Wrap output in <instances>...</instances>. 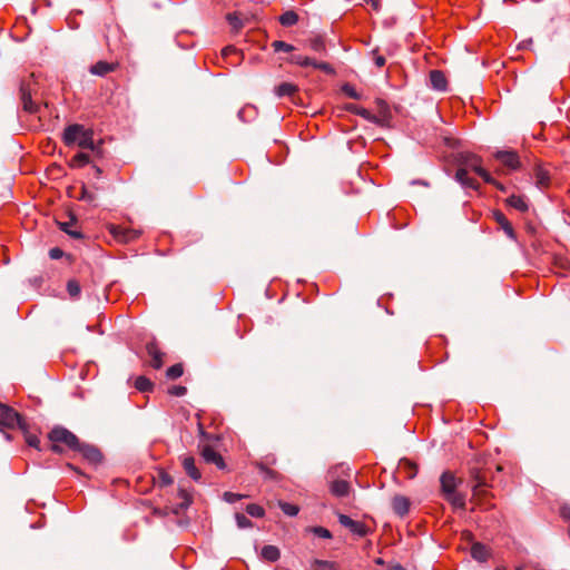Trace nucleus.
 I'll use <instances>...</instances> for the list:
<instances>
[{
	"label": "nucleus",
	"instance_id": "nucleus-1",
	"mask_svg": "<svg viewBox=\"0 0 570 570\" xmlns=\"http://www.w3.org/2000/svg\"><path fill=\"white\" fill-rule=\"evenodd\" d=\"M474 171L479 175L485 183L493 185L498 189L504 191V186L495 180L489 171H487L482 165L481 159L476 155L468 154L462 156L459 168L455 173V179L461 184L463 188H469L472 190H478L480 184L472 177H470L469 173Z\"/></svg>",
	"mask_w": 570,
	"mask_h": 570
},
{
	"label": "nucleus",
	"instance_id": "nucleus-2",
	"mask_svg": "<svg viewBox=\"0 0 570 570\" xmlns=\"http://www.w3.org/2000/svg\"><path fill=\"white\" fill-rule=\"evenodd\" d=\"M62 139L66 146L77 145L82 149H90L100 154V146L94 141V131L82 125L73 124L65 128Z\"/></svg>",
	"mask_w": 570,
	"mask_h": 570
},
{
	"label": "nucleus",
	"instance_id": "nucleus-3",
	"mask_svg": "<svg viewBox=\"0 0 570 570\" xmlns=\"http://www.w3.org/2000/svg\"><path fill=\"white\" fill-rule=\"evenodd\" d=\"M461 483V479H458L451 471H445L440 476L441 493L455 510H464L466 505L465 494L458 491Z\"/></svg>",
	"mask_w": 570,
	"mask_h": 570
},
{
	"label": "nucleus",
	"instance_id": "nucleus-4",
	"mask_svg": "<svg viewBox=\"0 0 570 570\" xmlns=\"http://www.w3.org/2000/svg\"><path fill=\"white\" fill-rule=\"evenodd\" d=\"M49 440L51 441L50 449L55 453H62L61 444L66 445L68 449L76 451L79 448V439L71 431L67 430L62 426L53 428L49 434Z\"/></svg>",
	"mask_w": 570,
	"mask_h": 570
},
{
	"label": "nucleus",
	"instance_id": "nucleus-5",
	"mask_svg": "<svg viewBox=\"0 0 570 570\" xmlns=\"http://www.w3.org/2000/svg\"><path fill=\"white\" fill-rule=\"evenodd\" d=\"M1 428H19L20 430L26 431L27 424L17 411L10 406L0 404V429Z\"/></svg>",
	"mask_w": 570,
	"mask_h": 570
},
{
	"label": "nucleus",
	"instance_id": "nucleus-6",
	"mask_svg": "<svg viewBox=\"0 0 570 570\" xmlns=\"http://www.w3.org/2000/svg\"><path fill=\"white\" fill-rule=\"evenodd\" d=\"M288 61L293 65H297L299 67H313L314 69L322 70L326 75H334V68L325 61H317L313 58L303 55H292Z\"/></svg>",
	"mask_w": 570,
	"mask_h": 570
},
{
	"label": "nucleus",
	"instance_id": "nucleus-7",
	"mask_svg": "<svg viewBox=\"0 0 570 570\" xmlns=\"http://www.w3.org/2000/svg\"><path fill=\"white\" fill-rule=\"evenodd\" d=\"M108 230L115 237V239L125 244L138 239L141 235L140 229L124 227L115 224L109 225Z\"/></svg>",
	"mask_w": 570,
	"mask_h": 570
},
{
	"label": "nucleus",
	"instance_id": "nucleus-8",
	"mask_svg": "<svg viewBox=\"0 0 570 570\" xmlns=\"http://www.w3.org/2000/svg\"><path fill=\"white\" fill-rule=\"evenodd\" d=\"M338 522L358 537L368 534V528L363 522L355 521L346 514H338Z\"/></svg>",
	"mask_w": 570,
	"mask_h": 570
},
{
	"label": "nucleus",
	"instance_id": "nucleus-9",
	"mask_svg": "<svg viewBox=\"0 0 570 570\" xmlns=\"http://www.w3.org/2000/svg\"><path fill=\"white\" fill-rule=\"evenodd\" d=\"M494 157L502 163L510 170H515L520 167L519 156L512 150H501L494 154Z\"/></svg>",
	"mask_w": 570,
	"mask_h": 570
},
{
	"label": "nucleus",
	"instance_id": "nucleus-10",
	"mask_svg": "<svg viewBox=\"0 0 570 570\" xmlns=\"http://www.w3.org/2000/svg\"><path fill=\"white\" fill-rule=\"evenodd\" d=\"M470 476L474 481V484L472 487L473 495L476 498L485 497L487 490L484 488L488 487L485 476L478 469H472L470 471Z\"/></svg>",
	"mask_w": 570,
	"mask_h": 570
},
{
	"label": "nucleus",
	"instance_id": "nucleus-11",
	"mask_svg": "<svg viewBox=\"0 0 570 570\" xmlns=\"http://www.w3.org/2000/svg\"><path fill=\"white\" fill-rule=\"evenodd\" d=\"M76 452H79L85 460L92 464L99 463L102 459L101 452L96 446L90 444L79 442V448L76 449Z\"/></svg>",
	"mask_w": 570,
	"mask_h": 570
},
{
	"label": "nucleus",
	"instance_id": "nucleus-12",
	"mask_svg": "<svg viewBox=\"0 0 570 570\" xmlns=\"http://www.w3.org/2000/svg\"><path fill=\"white\" fill-rule=\"evenodd\" d=\"M202 456L207 463L215 464L219 470L226 469L223 456L212 446L205 445L202 450Z\"/></svg>",
	"mask_w": 570,
	"mask_h": 570
},
{
	"label": "nucleus",
	"instance_id": "nucleus-13",
	"mask_svg": "<svg viewBox=\"0 0 570 570\" xmlns=\"http://www.w3.org/2000/svg\"><path fill=\"white\" fill-rule=\"evenodd\" d=\"M147 354L150 357V366L159 370L163 366L164 353L159 350L156 342H149L146 345Z\"/></svg>",
	"mask_w": 570,
	"mask_h": 570
},
{
	"label": "nucleus",
	"instance_id": "nucleus-14",
	"mask_svg": "<svg viewBox=\"0 0 570 570\" xmlns=\"http://www.w3.org/2000/svg\"><path fill=\"white\" fill-rule=\"evenodd\" d=\"M391 504L395 514L399 517H404L409 513L411 502L409 498L396 494L393 497Z\"/></svg>",
	"mask_w": 570,
	"mask_h": 570
},
{
	"label": "nucleus",
	"instance_id": "nucleus-15",
	"mask_svg": "<svg viewBox=\"0 0 570 570\" xmlns=\"http://www.w3.org/2000/svg\"><path fill=\"white\" fill-rule=\"evenodd\" d=\"M494 220L499 224V226L503 229L504 234L512 240L517 239V234L511 225V223L508 220V218L504 216L503 213L495 210L493 213Z\"/></svg>",
	"mask_w": 570,
	"mask_h": 570
},
{
	"label": "nucleus",
	"instance_id": "nucleus-16",
	"mask_svg": "<svg viewBox=\"0 0 570 570\" xmlns=\"http://www.w3.org/2000/svg\"><path fill=\"white\" fill-rule=\"evenodd\" d=\"M183 468L188 476H190L194 481H200L202 473L196 466L195 459L189 455H185L181 460Z\"/></svg>",
	"mask_w": 570,
	"mask_h": 570
},
{
	"label": "nucleus",
	"instance_id": "nucleus-17",
	"mask_svg": "<svg viewBox=\"0 0 570 570\" xmlns=\"http://www.w3.org/2000/svg\"><path fill=\"white\" fill-rule=\"evenodd\" d=\"M117 68V62L98 61L90 67L89 71L95 76L104 77L107 73L115 71Z\"/></svg>",
	"mask_w": 570,
	"mask_h": 570
},
{
	"label": "nucleus",
	"instance_id": "nucleus-18",
	"mask_svg": "<svg viewBox=\"0 0 570 570\" xmlns=\"http://www.w3.org/2000/svg\"><path fill=\"white\" fill-rule=\"evenodd\" d=\"M471 556L479 562H487L491 557V551L485 544L481 542H474L471 547Z\"/></svg>",
	"mask_w": 570,
	"mask_h": 570
},
{
	"label": "nucleus",
	"instance_id": "nucleus-19",
	"mask_svg": "<svg viewBox=\"0 0 570 570\" xmlns=\"http://www.w3.org/2000/svg\"><path fill=\"white\" fill-rule=\"evenodd\" d=\"M430 83L431 87L438 91H445L448 87V80L445 75L441 70L430 71Z\"/></svg>",
	"mask_w": 570,
	"mask_h": 570
},
{
	"label": "nucleus",
	"instance_id": "nucleus-20",
	"mask_svg": "<svg viewBox=\"0 0 570 570\" xmlns=\"http://www.w3.org/2000/svg\"><path fill=\"white\" fill-rule=\"evenodd\" d=\"M351 485L345 480H334L330 483V491L337 498H344L348 495Z\"/></svg>",
	"mask_w": 570,
	"mask_h": 570
},
{
	"label": "nucleus",
	"instance_id": "nucleus-21",
	"mask_svg": "<svg viewBox=\"0 0 570 570\" xmlns=\"http://www.w3.org/2000/svg\"><path fill=\"white\" fill-rule=\"evenodd\" d=\"M20 96L23 105V109L28 112H37L38 107L37 105L31 100V94L30 90L27 89L24 83H21L20 86Z\"/></svg>",
	"mask_w": 570,
	"mask_h": 570
},
{
	"label": "nucleus",
	"instance_id": "nucleus-22",
	"mask_svg": "<svg viewBox=\"0 0 570 570\" xmlns=\"http://www.w3.org/2000/svg\"><path fill=\"white\" fill-rule=\"evenodd\" d=\"M274 91L278 97L293 98L294 95L298 91V87L292 82H282L277 87H275Z\"/></svg>",
	"mask_w": 570,
	"mask_h": 570
},
{
	"label": "nucleus",
	"instance_id": "nucleus-23",
	"mask_svg": "<svg viewBox=\"0 0 570 570\" xmlns=\"http://www.w3.org/2000/svg\"><path fill=\"white\" fill-rule=\"evenodd\" d=\"M509 206L519 210L520 213H525L529 209V205L524 197L519 195H512L507 199Z\"/></svg>",
	"mask_w": 570,
	"mask_h": 570
},
{
	"label": "nucleus",
	"instance_id": "nucleus-24",
	"mask_svg": "<svg viewBox=\"0 0 570 570\" xmlns=\"http://www.w3.org/2000/svg\"><path fill=\"white\" fill-rule=\"evenodd\" d=\"M178 497L180 502L173 507V512L175 514H179L181 511L186 510L191 504V498L185 490H179Z\"/></svg>",
	"mask_w": 570,
	"mask_h": 570
},
{
	"label": "nucleus",
	"instance_id": "nucleus-25",
	"mask_svg": "<svg viewBox=\"0 0 570 570\" xmlns=\"http://www.w3.org/2000/svg\"><path fill=\"white\" fill-rule=\"evenodd\" d=\"M261 556L266 561L275 562L279 559L281 552L277 547L267 544L263 547Z\"/></svg>",
	"mask_w": 570,
	"mask_h": 570
},
{
	"label": "nucleus",
	"instance_id": "nucleus-26",
	"mask_svg": "<svg viewBox=\"0 0 570 570\" xmlns=\"http://www.w3.org/2000/svg\"><path fill=\"white\" fill-rule=\"evenodd\" d=\"M348 110H351L352 112H354L355 115L368 120V121H372V122H375L377 124L379 122V119L375 115H373L368 109L364 108V107H360V106H355V105H352L351 107H348Z\"/></svg>",
	"mask_w": 570,
	"mask_h": 570
},
{
	"label": "nucleus",
	"instance_id": "nucleus-27",
	"mask_svg": "<svg viewBox=\"0 0 570 570\" xmlns=\"http://www.w3.org/2000/svg\"><path fill=\"white\" fill-rule=\"evenodd\" d=\"M278 20L282 26L292 27L297 23L298 14L293 10H287L279 17Z\"/></svg>",
	"mask_w": 570,
	"mask_h": 570
},
{
	"label": "nucleus",
	"instance_id": "nucleus-28",
	"mask_svg": "<svg viewBox=\"0 0 570 570\" xmlns=\"http://www.w3.org/2000/svg\"><path fill=\"white\" fill-rule=\"evenodd\" d=\"M90 161V157L88 154L86 153H78L76 154L71 160H70V166L71 167H77V168H80V167H83L86 166L87 164H89Z\"/></svg>",
	"mask_w": 570,
	"mask_h": 570
},
{
	"label": "nucleus",
	"instance_id": "nucleus-29",
	"mask_svg": "<svg viewBox=\"0 0 570 570\" xmlns=\"http://www.w3.org/2000/svg\"><path fill=\"white\" fill-rule=\"evenodd\" d=\"M153 382L147 379L146 376H138L136 380H135V387L139 391V392H149L153 390Z\"/></svg>",
	"mask_w": 570,
	"mask_h": 570
},
{
	"label": "nucleus",
	"instance_id": "nucleus-30",
	"mask_svg": "<svg viewBox=\"0 0 570 570\" xmlns=\"http://www.w3.org/2000/svg\"><path fill=\"white\" fill-rule=\"evenodd\" d=\"M67 292L71 298H73V299L79 298L80 293H81V287H80L79 282L76 279L68 281Z\"/></svg>",
	"mask_w": 570,
	"mask_h": 570
},
{
	"label": "nucleus",
	"instance_id": "nucleus-31",
	"mask_svg": "<svg viewBox=\"0 0 570 570\" xmlns=\"http://www.w3.org/2000/svg\"><path fill=\"white\" fill-rule=\"evenodd\" d=\"M308 46L315 52H324L326 50L325 41L320 36L309 39Z\"/></svg>",
	"mask_w": 570,
	"mask_h": 570
},
{
	"label": "nucleus",
	"instance_id": "nucleus-32",
	"mask_svg": "<svg viewBox=\"0 0 570 570\" xmlns=\"http://www.w3.org/2000/svg\"><path fill=\"white\" fill-rule=\"evenodd\" d=\"M183 373H184L183 365L178 363V364H174L167 368L166 376L169 380H176V379L180 377L183 375Z\"/></svg>",
	"mask_w": 570,
	"mask_h": 570
},
{
	"label": "nucleus",
	"instance_id": "nucleus-33",
	"mask_svg": "<svg viewBox=\"0 0 570 570\" xmlns=\"http://www.w3.org/2000/svg\"><path fill=\"white\" fill-rule=\"evenodd\" d=\"M246 512L253 518H263L265 514L264 508L256 503H249L246 507Z\"/></svg>",
	"mask_w": 570,
	"mask_h": 570
},
{
	"label": "nucleus",
	"instance_id": "nucleus-34",
	"mask_svg": "<svg viewBox=\"0 0 570 570\" xmlns=\"http://www.w3.org/2000/svg\"><path fill=\"white\" fill-rule=\"evenodd\" d=\"M314 570H337V564L333 561L315 560L313 563Z\"/></svg>",
	"mask_w": 570,
	"mask_h": 570
},
{
	"label": "nucleus",
	"instance_id": "nucleus-35",
	"mask_svg": "<svg viewBox=\"0 0 570 570\" xmlns=\"http://www.w3.org/2000/svg\"><path fill=\"white\" fill-rule=\"evenodd\" d=\"M72 222L67 223H60V229L67 233L69 236H71L75 239L82 238V234L78 230L71 229Z\"/></svg>",
	"mask_w": 570,
	"mask_h": 570
},
{
	"label": "nucleus",
	"instance_id": "nucleus-36",
	"mask_svg": "<svg viewBox=\"0 0 570 570\" xmlns=\"http://www.w3.org/2000/svg\"><path fill=\"white\" fill-rule=\"evenodd\" d=\"M226 19L235 31L243 27V22L236 12L228 13Z\"/></svg>",
	"mask_w": 570,
	"mask_h": 570
},
{
	"label": "nucleus",
	"instance_id": "nucleus-37",
	"mask_svg": "<svg viewBox=\"0 0 570 570\" xmlns=\"http://www.w3.org/2000/svg\"><path fill=\"white\" fill-rule=\"evenodd\" d=\"M272 47L276 52H278V51L291 52L294 50V46H292L285 41H281V40L273 41Z\"/></svg>",
	"mask_w": 570,
	"mask_h": 570
},
{
	"label": "nucleus",
	"instance_id": "nucleus-38",
	"mask_svg": "<svg viewBox=\"0 0 570 570\" xmlns=\"http://www.w3.org/2000/svg\"><path fill=\"white\" fill-rule=\"evenodd\" d=\"M279 507L282 511L289 517H295L299 511L297 505L287 502H281Z\"/></svg>",
	"mask_w": 570,
	"mask_h": 570
},
{
	"label": "nucleus",
	"instance_id": "nucleus-39",
	"mask_svg": "<svg viewBox=\"0 0 570 570\" xmlns=\"http://www.w3.org/2000/svg\"><path fill=\"white\" fill-rule=\"evenodd\" d=\"M235 520L239 529H247L253 527V522L242 513H236Z\"/></svg>",
	"mask_w": 570,
	"mask_h": 570
},
{
	"label": "nucleus",
	"instance_id": "nucleus-40",
	"mask_svg": "<svg viewBox=\"0 0 570 570\" xmlns=\"http://www.w3.org/2000/svg\"><path fill=\"white\" fill-rule=\"evenodd\" d=\"M342 91L350 98H353V99H361V95L357 92V90L355 89V87L353 85H350V83H345L343 85L342 87Z\"/></svg>",
	"mask_w": 570,
	"mask_h": 570
},
{
	"label": "nucleus",
	"instance_id": "nucleus-41",
	"mask_svg": "<svg viewBox=\"0 0 570 570\" xmlns=\"http://www.w3.org/2000/svg\"><path fill=\"white\" fill-rule=\"evenodd\" d=\"M26 442L29 446L40 450V440L37 435L26 434Z\"/></svg>",
	"mask_w": 570,
	"mask_h": 570
},
{
	"label": "nucleus",
	"instance_id": "nucleus-42",
	"mask_svg": "<svg viewBox=\"0 0 570 570\" xmlns=\"http://www.w3.org/2000/svg\"><path fill=\"white\" fill-rule=\"evenodd\" d=\"M372 55L376 67L382 68L385 66L386 60L384 56L379 53V49L372 50Z\"/></svg>",
	"mask_w": 570,
	"mask_h": 570
},
{
	"label": "nucleus",
	"instance_id": "nucleus-43",
	"mask_svg": "<svg viewBox=\"0 0 570 570\" xmlns=\"http://www.w3.org/2000/svg\"><path fill=\"white\" fill-rule=\"evenodd\" d=\"M245 498L243 494L234 493V492H225L224 493V500L228 503H235L239 501L240 499Z\"/></svg>",
	"mask_w": 570,
	"mask_h": 570
},
{
	"label": "nucleus",
	"instance_id": "nucleus-44",
	"mask_svg": "<svg viewBox=\"0 0 570 570\" xmlns=\"http://www.w3.org/2000/svg\"><path fill=\"white\" fill-rule=\"evenodd\" d=\"M313 532L317 537L323 538V539H331L332 538V533L330 532V530H327L326 528H323V527H315L313 529Z\"/></svg>",
	"mask_w": 570,
	"mask_h": 570
},
{
	"label": "nucleus",
	"instance_id": "nucleus-45",
	"mask_svg": "<svg viewBox=\"0 0 570 570\" xmlns=\"http://www.w3.org/2000/svg\"><path fill=\"white\" fill-rule=\"evenodd\" d=\"M186 392H187V389L185 386H181V385L173 386L169 390V393L173 394V395H176V396H183V395L186 394Z\"/></svg>",
	"mask_w": 570,
	"mask_h": 570
},
{
	"label": "nucleus",
	"instance_id": "nucleus-46",
	"mask_svg": "<svg viewBox=\"0 0 570 570\" xmlns=\"http://www.w3.org/2000/svg\"><path fill=\"white\" fill-rule=\"evenodd\" d=\"M403 464L409 468L407 476L409 478H414L416 475V472H417L416 465L411 463L410 461H404Z\"/></svg>",
	"mask_w": 570,
	"mask_h": 570
},
{
	"label": "nucleus",
	"instance_id": "nucleus-47",
	"mask_svg": "<svg viewBox=\"0 0 570 570\" xmlns=\"http://www.w3.org/2000/svg\"><path fill=\"white\" fill-rule=\"evenodd\" d=\"M63 255V250L60 249L59 247H53L49 250V257L51 259H59L61 258Z\"/></svg>",
	"mask_w": 570,
	"mask_h": 570
},
{
	"label": "nucleus",
	"instance_id": "nucleus-48",
	"mask_svg": "<svg viewBox=\"0 0 570 570\" xmlns=\"http://www.w3.org/2000/svg\"><path fill=\"white\" fill-rule=\"evenodd\" d=\"M365 2L368 3L374 11L377 12L381 10L382 0H365Z\"/></svg>",
	"mask_w": 570,
	"mask_h": 570
},
{
	"label": "nucleus",
	"instance_id": "nucleus-49",
	"mask_svg": "<svg viewBox=\"0 0 570 570\" xmlns=\"http://www.w3.org/2000/svg\"><path fill=\"white\" fill-rule=\"evenodd\" d=\"M160 483L161 485H169L173 483V479L167 473H160Z\"/></svg>",
	"mask_w": 570,
	"mask_h": 570
},
{
	"label": "nucleus",
	"instance_id": "nucleus-50",
	"mask_svg": "<svg viewBox=\"0 0 570 570\" xmlns=\"http://www.w3.org/2000/svg\"><path fill=\"white\" fill-rule=\"evenodd\" d=\"M111 31H115L116 33H118L119 32L118 26H115L114 28L109 27L108 28V32L105 35V39H106V42H107L108 46H110V33H111Z\"/></svg>",
	"mask_w": 570,
	"mask_h": 570
},
{
	"label": "nucleus",
	"instance_id": "nucleus-51",
	"mask_svg": "<svg viewBox=\"0 0 570 570\" xmlns=\"http://www.w3.org/2000/svg\"><path fill=\"white\" fill-rule=\"evenodd\" d=\"M257 468H258L262 472L266 473L268 476H271V478H273V476H274V472H273L272 470H269L268 468H266L263 463H258V464H257Z\"/></svg>",
	"mask_w": 570,
	"mask_h": 570
},
{
	"label": "nucleus",
	"instance_id": "nucleus-52",
	"mask_svg": "<svg viewBox=\"0 0 570 570\" xmlns=\"http://www.w3.org/2000/svg\"><path fill=\"white\" fill-rule=\"evenodd\" d=\"M81 199L91 202L94 199V196L87 191V189L83 187L81 191Z\"/></svg>",
	"mask_w": 570,
	"mask_h": 570
},
{
	"label": "nucleus",
	"instance_id": "nucleus-53",
	"mask_svg": "<svg viewBox=\"0 0 570 570\" xmlns=\"http://www.w3.org/2000/svg\"><path fill=\"white\" fill-rule=\"evenodd\" d=\"M236 49L232 46H227L223 49L222 53L224 57H227L228 55H230V52H235Z\"/></svg>",
	"mask_w": 570,
	"mask_h": 570
},
{
	"label": "nucleus",
	"instance_id": "nucleus-54",
	"mask_svg": "<svg viewBox=\"0 0 570 570\" xmlns=\"http://www.w3.org/2000/svg\"><path fill=\"white\" fill-rule=\"evenodd\" d=\"M389 570H405V569L403 566L397 563V564L390 567Z\"/></svg>",
	"mask_w": 570,
	"mask_h": 570
},
{
	"label": "nucleus",
	"instance_id": "nucleus-55",
	"mask_svg": "<svg viewBox=\"0 0 570 570\" xmlns=\"http://www.w3.org/2000/svg\"><path fill=\"white\" fill-rule=\"evenodd\" d=\"M561 514H562L563 518H568L569 517V512H567L566 509L562 510Z\"/></svg>",
	"mask_w": 570,
	"mask_h": 570
},
{
	"label": "nucleus",
	"instance_id": "nucleus-56",
	"mask_svg": "<svg viewBox=\"0 0 570 570\" xmlns=\"http://www.w3.org/2000/svg\"><path fill=\"white\" fill-rule=\"evenodd\" d=\"M376 563H377V564H383V563H384V561H383L382 559H377V560H376Z\"/></svg>",
	"mask_w": 570,
	"mask_h": 570
},
{
	"label": "nucleus",
	"instance_id": "nucleus-57",
	"mask_svg": "<svg viewBox=\"0 0 570 570\" xmlns=\"http://www.w3.org/2000/svg\"><path fill=\"white\" fill-rule=\"evenodd\" d=\"M540 183L543 184L544 183V177H540Z\"/></svg>",
	"mask_w": 570,
	"mask_h": 570
},
{
	"label": "nucleus",
	"instance_id": "nucleus-58",
	"mask_svg": "<svg viewBox=\"0 0 570 570\" xmlns=\"http://www.w3.org/2000/svg\"><path fill=\"white\" fill-rule=\"evenodd\" d=\"M495 570H505L504 568H497ZM517 570H520V569H517Z\"/></svg>",
	"mask_w": 570,
	"mask_h": 570
},
{
	"label": "nucleus",
	"instance_id": "nucleus-59",
	"mask_svg": "<svg viewBox=\"0 0 570 570\" xmlns=\"http://www.w3.org/2000/svg\"><path fill=\"white\" fill-rule=\"evenodd\" d=\"M568 532H569V537H570V524H569V529H568Z\"/></svg>",
	"mask_w": 570,
	"mask_h": 570
}]
</instances>
